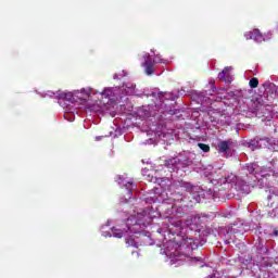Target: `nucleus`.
Instances as JSON below:
<instances>
[{
	"label": "nucleus",
	"instance_id": "7",
	"mask_svg": "<svg viewBox=\"0 0 278 278\" xmlns=\"http://www.w3.org/2000/svg\"><path fill=\"white\" fill-rule=\"evenodd\" d=\"M192 161L190 160H181L180 157H172L165 161V166L170 170V173H175V170H179L181 166H190Z\"/></svg>",
	"mask_w": 278,
	"mask_h": 278
},
{
	"label": "nucleus",
	"instance_id": "30",
	"mask_svg": "<svg viewBox=\"0 0 278 278\" xmlns=\"http://www.w3.org/2000/svg\"><path fill=\"white\" fill-rule=\"evenodd\" d=\"M193 199H195L197 203H201V197L200 195H198V197L193 195Z\"/></svg>",
	"mask_w": 278,
	"mask_h": 278
},
{
	"label": "nucleus",
	"instance_id": "23",
	"mask_svg": "<svg viewBox=\"0 0 278 278\" xmlns=\"http://www.w3.org/2000/svg\"><path fill=\"white\" fill-rule=\"evenodd\" d=\"M220 179L223 178H219V180L215 184H214V188H213V197H227V195H222L219 191H215L216 190V186H220Z\"/></svg>",
	"mask_w": 278,
	"mask_h": 278
},
{
	"label": "nucleus",
	"instance_id": "29",
	"mask_svg": "<svg viewBox=\"0 0 278 278\" xmlns=\"http://www.w3.org/2000/svg\"><path fill=\"white\" fill-rule=\"evenodd\" d=\"M125 75H127V73L123 71L121 74H115L113 76V79H121V77H125Z\"/></svg>",
	"mask_w": 278,
	"mask_h": 278
},
{
	"label": "nucleus",
	"instance_id": "21",
	"mask_svg": "<svg viewBox=\"0 0 278 278\" xmlns=\"http://www.w3.org/2000/svg\"><path fill=\"white\" fill-rule=\"evenodd\" d=\"M180 188H186L187 190H189V192H194V190H197V187H191L188 182H178Z\"/></svg>",
	"mask_w": 278,
	"mask_h": 278
},
{
	"label": "nucleus",
	"instance_id": "20",
	"mask_svg": "<svg viewBox=\"0 0 278 278\" xmlns=\"http://www.w3.org/2000/svg\"><path fill=\"white\" fill-rule=\"evenodd\" d=\"M184 244L190 247L191 249H194L197 247V243H194V239L192 238L184 239Z\"/></svg>",
	"mask_w": 278,
	"mask_h": 278
},
{
	"label": "nucleus",
	"instance_id": "6",
	"mask_svg": "<svg viewBox=\"0 0 278 278\" xmlns=\"http://www.w3.org/2000/svg\"><path fill=\"white\" fill-rule=\"evenodd\" d=\"M154 108L155 110L153 109V105H148L139 109L138 116H140V118H149V116H155V112H166L164 104H155Z\"/></svg>",
	"mask_w": 278,
	"mask_h": 278
},
{
	"label": "nucleus",
	"instance_id": "2",
	"mask_svg": "<svg viewBox=\"0 0 278 278\" xmlns=\"http://www.w3.org/2000/svg\"><path fill=\"white\" fill-rule=\"evenodd\" d=\"M177 188V185H169L167 189H163L162 191L156 188L155 192L149 193L143 198L144 203L151 204V203H166V201H170L172 203V210H175L179 206H177V203L175 201H179L177 199V194L173 193V190ZM168 190V191H167ZM169 192V195H168Z\"/></svg>",
	"mask_w": 278,
	"mask_h": 278
},
{
	"label": "nucleus",
	"instance_id": "34",
	"mask_svg": "<svg viewBox=\"0 0 278 278\" xmlns=\"http://www.w3.org/2000/svg\"><path fill=\"white\" fill-rule=\"evenodd\" d=\"M53 94H55V93L49 92V93H47V97H53Z\"/></svg>",
	"mask_w": 278,
	"mask_h": 278
},
{
	"label": "nucleus",
	"instance_id": "35",
	"mask_svg": "<svg viewBox=\"0 0 278 278\" xmlns=\"http://www.w3.org/2000/svg\"><path fill=\"white\" fill-rule=\"evenodd\" d=\"M148 144H153V139H149Z\"/></svg>",
	"mask_w": 278,
	"mask_h": 278
},
{
	"label": "nucleus",
	"instance_id": "38",
	"mask_svg": "<svg viewBox=\"0 0 278 278\" xmlns=\"http://www.w3.org/2000/svg\"><path fill=\"white\" fill-rule=\"evenodd\" d=\"M276 92L278 93V87H277V89H276Z\"/></svg>",
	"mask_w": 278,
	"mask_h": 278
},
{
	"label": "nucleus",
	"instance_id": "1",
	"mask_svg": "<svg viewBox=\"0 0 278 278\" xmlns=\"http://www.w3.org/2000/svg\"><path fill=\"white\" fill-rule=\"evenodd\" d=\"M220 185L215 187V192L219 191L222 197L231 199L235 197L233 190L239 194H250L251 188H253V178L251 176H236L235 174H228L220 180Z\"/></svg>",
	"mask_w": 278,
	"mask_h": 278
},
{
	"label": "nucleus",
	"instance_id": "18",
	"mask_svg": "<svg viewBox=\"0 0 278 278\" xmlns=\"http://www.w3.org/2000/svg\"><path fill=\"white\" fill-rule=\"evenodd\" d=\"M121 89V97H123V94H134L136 92V85L128 83L123 85Z\"/></svg>",
	"mask_w": 278,
	"mask_h": 278
},
{
	"label": "nucleus",
	"instance_id": "19",
	"mask_svg": "<svg viewBox=\"0 0 278 278\" xmlns=\"http://www.w3.org/2000/svg\"><path fill=\"white\" fill-rule=\"evenodd\" d=\"M244 147H248L251 151H255V149H260V137L251 139L250 141L244 142Z\"/></svg>",
	"mask_w": 278,
	"mask_h": 278
},
{
	"label": "nucleus",
	"instance_id": "3",
	"mask_svg": "<svg viewBox=\"0 0 278 278\" xmlns=\"http://www.w3.org/2000/svg\"><path fill=\"white\" fill-rule=\"evenodd\" d=\"M98 93L99 91L97 89H92L90 87L62 92L59 98V103L62 105V103L66 101L67 103H65V105H70V103H76L77 101H88V99H92V97Z\"/></svg>",
	"mask_w": 278,
	"mask_h": 278
},
{
	"label": "nucleus",
	"instance_id": "10",
	"mask_svg": "<svg viewBox=\"0 0 278 278\" xmlns=\"http://www.w3.org/2000/svg\"><path fill=\"white\" fill-rule=\"evenodd\" d=\"M232 147H233L232 140L219 141L216 144V150L218 151V153H223L224 155H226V157H229V155H231Z\"/></svg>",
	"mask_w": 278,
	"mask_h": 278
},
{
	"label": "nucleus",
	"instance_id": "26",
	"mask_svg": "<svg viewBox=\"0 0 278 278\" xmlns=\"http://www.w3.org/2000/svg\"><path fill=\"white\" fill-rule=\"evenodd\" d=\"M250 88H257L260 86V80L257 78H252L249 83Z\"/></svg>",
	"mask_w": 278,
	"mask_h": 278
},
{
	"label": "nucleus",
	"instance_id": "22",
	"mask_svg": "<svg viewBox=\"0 0 278 278\" xmlns=\"http://www.w3.org/2000/svg\"><path fill=\"white\" fill-rule=\"evenodd\" d=\"M212 170H214V167H212V165H208L202 170V174L204 175V177H210L212 175Z\"/></svg>",
	"mask_w": 278,
	"mask_h": 278
},
{
	"label": "nucleus",
	"instance_id": "13",
	"mask_svg": "<svg viewBox=\"0 0 278 278\" xmlns=\"http://www.w3.org/2000/svg\"><path fill=\"white\" fill-rule=\"evenodd\" d=\"M267 207L271 210H278V189L271 188L269 189V195L267 197Z\"/></svg>",
	"mask_w": 278,
	"mask_h": 278
},
{
	"label": "nucleus",
	"instance_id": "12",
	"mask_svg": "<svg viewBox=\"0 0 278 278\" xmlns=\"http://www.w3.org/2000/svg\"><path fill=\"white\" fill-rule=\"evenodd\" d=\"M152 97L159 99L160 103H164V101H175V99H177V93L154 91L152 92Z\"/></svg>",
	"mask_w": 278,
	"mask_h": 278
},
{
	"label": "nucleus",
	"instance_id": "5",
	"mask_svg": "<svg viewBox=\"0 0 278 278\" xmlns=\"http://www.w3.org/2000/svg\"><path fill=\"white\" fill-rule=\"evenodd\" d=\"M143 60L144 61L142 62L141 66H143L147 75H153V73H155V64H166V61H164V59H162V56L159 54L153 60L151 54L144 53Z\"/></svg>",
	"mask_w": 278,
	"mask_h": 278
},
{
	"label": "nucleus",
	"instance_id": "17",
	"mask_svg": "<svg viewBox=\"0 0 278 278\" xmlns=\"http://www.w3.org/2000/svg\"><path fill=\"white\" fill-rule=\"evenodd\" d=\"M186 227H189L191 231H194V229H199V226L201 225V217L200 216H190L185 222Z\"/></svg>",
	"mask_w": 278,
	"mask_h": 278
},
{
	"label": "nucleus",
	"instance_id": "4",
	"mask_svg": "<svg viewBox=\"0 0 278 278\" xmlns=\"http://www.w3.org/2000/svg\"><path fill=\"white\" fill-rule=\"evenodd\" d=\"M96 94H100L101 99H106V102L101 103L97 110V112H102L103 114L112 112L114 101L123 99V96H121V87H105L102 92L99 93L98 91Z\"/></svg>",
	"mask_w": 278,
	"mask_h": 278
},
{
	"label": "nucleus",
	"instance_id": "14",
	"mask_svg": "<svg viewBox=\"0 0 278 278\" xmlns=\"http://www.w3.org/2000/svg\"><path fill=\"white\" fill-rule=\"evenodd\" d=\"M247 40H254V42H264L265 40H270V37H264L260 29H254L244 34Z\"/></svg>",
	"mask_w": 278,
	"mask_h": 278
},
{
	"label": "nucleus",
	"instance_id": "9",
	"mask_svg": "<svg viewBox=\"0 0 278 278\" xmlns=\"http://www.w3.org/2000/svg\"><path fill=\"white\" fill-rule=\"evenodd\" d=\"M117 182L122 188H125L126 190L127 198H125L122 203H127L129 199H131V192L134 191V188H136V185L131 180H127V178L123 176L118 178Z\"/></svg>",
	"mask_w": 278,
	"mask_h": 278
},
{
	"label": "nucleus",
	"instance_id": "25",
	"mask_svg": "<svg viewBox=\"0 0 278 278\" xmlns=\"http://www.w3.org/2000/svg\"><path fill=\"white\" fill-rule=\"evenodd\" d=\"M64 118H66V121H70V123H73V121H75V114L66 111L64 114Z\"/></svg>",
	"mask_w": 278,
	"mask_h": 278
},
{
	"label": "nucleus",
	"instance_id": "16",
	"mask_svg": "<svg viewBox=\"0 0 278 278\" xmlns=\"http://www.w3.org/2000/svg\"><path fill=\"white\" fill-rule=\"evenodd\" d=\"M232 71H233V67L231 66L225 67L218 74V79H220V81H225V84H231V81H233V77L231 76Z\"/></svg>",
	"mask_w": 278,
	"mask_h": 278
},
{
	"label": "nucleus",
	"instance_id": "11",
	"mask_svg": "<svg viewBox=\"0 0 278 278\" xmlns=\"http://www.w3.org/2000/svg\"><path fill=\"white\" fill-rule=\"evenodd\" d=\"M258 149H273V151H278V141L276 142L273 138H258Z\"/></svg>",
	"mask_w": 278,
	"mask_h": 278
},
{
	"label": "nucleus",
	"instance_id": "15",
	"mask_svg": "<svg viewBox=\"0 0 278 278\" xmlns=\"http://www.w3.org/2000/svg\"><path fill=\"white\" fill-rule=\"evenodd\" d=\"M168 218V227L170 233H181V229H184V222L180 219H176L173 217H167Z\"/></svg>",
	"mask_w": 278,
	"mask_h": 278
},
{
	"label": "nucleus",
	"instance_id": "31",
	"mask_svg": "<svg viewBox=\"0 0 278 278\" xmlns=\"http://www.w3.org/2000/svg\"><path fill=\"white\" fill-rule=\"evenodd\" d=\"M148 214L151 216V214H160V211H149Z\"/></svg>",
	"mask_w": 278,
	"mask_h": 278
},
{
	"label": "nucleus",
	"instance_id": "32",
	"mask_svg": "<svg viewBox=\"0 0 278 278\" xmlns=\"http://www.w3.org/2000/svg\"><path fill=\"white\" fill-rule=\"evenodd\" d=\"M126 243L128 244V247H131V244H134V240H127Z\"/></svg>",
	"mask_w": 278,
	"mask_h": 278
},
{
	"label": "nucleus",
	"instance_id": "36",
	"mask_svg": "<svg viewBox=\"0 0 278 278\" xmlns=\"http://www.w3.org/2000/svg\"><path fill=\"white\" fill-rule=\"evenodd\" d=\"M275 236H278V231L277 230L275 231Z\"/></svg>",
	"mask_w": 278,
	"mask_h": 278
},
{
	"label": "nucleus",
	"instance_id": "33",
	"mask_svg": "<svg viewBox=\"0 0 278 278\" xmlns=\"http://www.w3.org/2000/svg\"><path fill=\"white\" fill-rule=\"evenodd\" d=\"M102 139H103V137H102V136H98V137H96V140H97V141L102 140Z\"/></svg>",
	"mask_w": 278,
	"mask_h": 278
},
{
	"label": "nucleus",
	"instance_id": "28",
	"mask_svg": "<svg viewBox=\"0 0 278 278\" xmlns=\"http://www.w3.org/2000/svg\"><path fill=\"white\" fill-rule=\"evenodd\" d=\"M114 238H123V231H117L116 228H113Z\"/></svg>",
	"mask_w": 278,
	"mask_h": 278
},
{
	"label": "nucleus",
	"instance_id": "24",
	"mask_svg": "<svg viewBox=\"0 0 278 278\" xmlns=\"http://www.w3.org/2000/svg\"><path fill=\"white\" fill-rule=\"evenodd\" d=\"M262 108H264V104H262V102H260V99H256L254 101V112H260V110H262Z\"/></svg>",
	"mask_w": 278,
	"mask_h": 278
},
{
	"label": "nucleus",
	"instance_id": "27",
	"mask_svg": "<svg viewBox=\"0 0 278 278\" xmlns=\"http://www.w3.org/2000/svg\"><path fill=\"white\" fill-rule=\"evenodd\" d=\"M199 149H201L204 153L210 152V146L205 143H198Z\"/></svg>",
	"mask_w": 278,
	"mask_h": 278
},
{
	"label": "nucleus",
	"instance_id": "8",
	"mask_svg": "<svg viewBox=\"0 0 278 278\" xmlns=\"http://www.w3.org/2000/svg\"><path fill=\"white\" fill-rule=\"evenodd\" d=\"M242 170H245L250 175L254 176V179H260L257 175H261V177H268V174L262 167H258L255 163H248L243 165Z\"/></svg>",
	"mask_w": 278,
	"mask_h": 278
},
{
	"label": "nucleus",
	"instance_id": "37",
	"mask_svg": "<svg viewBox=\"0 0 278 278\" xmlns=\"http://www.w3.org/2000/svg\"><path fill=\"white\" fill-rule=\"evenodd\" d=\"M269 34V36H273V34L271 33H268Z\"/></svg>",
	"mask_w": 278,
	"mask_h": 278
}]
</instances>
